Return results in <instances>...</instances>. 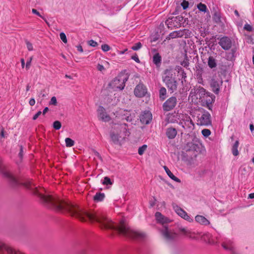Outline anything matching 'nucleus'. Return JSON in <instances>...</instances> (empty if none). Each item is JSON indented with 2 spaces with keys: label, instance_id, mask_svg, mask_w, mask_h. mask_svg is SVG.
Returning a JSON list of instances; mask_svg holds the SVG:
<instances>
[{
  "label": "nucleus",
  "instance_id": "obj_49",
  "mask_svg": "<svg viewBox=\"0 0 254 254\" xmlns=\"http://www.w3.org/2000/svg\"><path fill=\"white\" fill-rule=\"evenodd\" d=\"M29 104L30 106H33L35 104V100L34 98H31L29 100Z\"/></svg>",
  "mask_w": 254,
  "mask_h": 254
},
{
  "label": "nucleus",
  "instance_id": "obj_13",
  "mask_svg": "<svg viewBox=\"0 0 254 254\" xmlns=\"http://www.w3.org/2000/svg\"><path fill=\"white\" fill-rule=\"evenodd\" d=\"M147 93V89L142 84L136 86L134 90V94L136 97L141 98L144 97Z\"/></svg>",
  "mask_w": 254,
  "mask_h": 254
},
{
  "label": "nucleus",
  "instance_id": "obj_3",
  "mask_svg": "<svg viewBox=\"0 0 254 254\" xmlns=\"http://www.w3.org/2000/svg\"><path fill=\"white\" fill-rule=\"evenodd\" d=\"M3 174L4 177L8 179L9 181L13 186H16L19 184H22L26 188L31 189H33V187L35 186L31 180H27L24 182H22L13 176L10 172L7 171H4Z\"/></svg>",
  "mask_w": 254,
  "mask_h": 254
},
{
  "label": "nucleus",
  "instance_id": "obj_7",
  "mask_svg": "<svg viewBox=\"0 0 254 254\" xmlns=\"http://www.w3.org/2000/svg\"><path fill=\"white\" fill-rule=\"evenodd\" d=\"M223 81L220 78H218L216 75L213 76L210 81V85L212 91L216 94H218L220 91V87L222 86Z\"/></svg>",
  "mask_w": 254,
  "mask_h": 254
},
{
  "label": "nucleus",
  "instance_id": "obj_5",
  "mask_svg": "<svg viewBox=\"0 0 254 254\" xmlns=\"http://www.w3.org/2000/svg\"><path fill=\"white\" fill-rule=\"evenodd\" d=\"M0 254H25L18 249L0 240Z\"/></svg>",
  "mask_w": 254,
  "mask_h": 254
},
{
  "label": "nucleus",
  "instance_id": "obj_44",
  "mask_svg": "<svg viewBox=\"0 0 254 254\" xmlns=\"http://www.w3.org/2000/svg\"><path fill=\"white\" fill-rule=\"evenodd\" d=\"M180 231L184 233V234L187 236L189 235V234H190V232L188 230H187L186 228H180Z\"/></svg>",
  "mask_w": 254,
  "mask_h": 254
},
{
  "label": "nucleus",
  "instance_id": "obj_31",
  "mask_svg": "<svg viewBox=\"0 0 254 254\" xmlns=\"http://www.w3.org/2000/svg\"><path fill=\"white\" fill-rule=\"evenodd\" d=\"M147 148V145L146 144H144L141 147H139L138 150V153L140 155H142L145 152V151L146 150Z\"/></svg>",
  "mask_w": 254,
  "mask_h": 254
},
{
  "label": "nucleus",
  "instance_id": "obj_35",
  "mask_svg": "<svg viewBox=\"0 0 254 254\" xmlns=\"http://www.w3.org/2000/svg\"><path fill=\"white\" fill-rule=\"evenodd\" d=\"M202 135L205 137H208L211 134V131L208 129H203L201 131Z\"/></svg>",
  "mask_w": 254,
  "mask_h": 254
},
{
  "label": "nucleus",
  "instance_id": "obj_58",
  "mask_svg": "<svg viewBox=\"0 0 254 254\" xmlns=\"http://www.w3.org/2000/svg\"><path fill=\"white\" fill-rule=\"evenodd\" d=\"M95 154L100 159H101V157L99 153L97 152H95Z\"/></svg>",
  "mask_w": 254,
  "mask_h": 254
},
{
  "label": "nucleus",
  "instance_id": "obj_8",
  "mask_svg": "<svg viewBox=\"0 0 254 254\" xmlns=\"http://www.w3.org/2000/svg\"><path fill=\"white\" fill-rule=\"evenodd\" d=\"M161 234L164 239L168 242L175 240L178 237L177 233L169 230L166 227H164V229L161 231Z\"/></svg>",
  "mask_w": 254,
  "mask_h": 254
},
{
  "label": "nucleus",
  "instance_id": "obj_48",
  "mask_svg": "<svg viewBox=\"0 0 254 254\" xmlns=\"http://www.w3.org/2000/svg\"><path fill=\"white\" fill-rule=\"evenodd\" d=\"M42 114L41 111H38L33 117V120H36Z\"/></svg>",
  "mask_w": 254,
  "mask_h": 254
},
{
  "label": "nucleus",
  "instance_id": "obj_39",
  "mask_svg": "<svg viewBox=\"0 0 254 254\" xmlns=\"http://www.w3.org/2000/svg\"><path fill=\"white\" fill-rule=\"evenodd\" d=\"M189 2L186 0H184L181 3V5L184 9H186L189 7Z\"/></svg>",
  "mask_w": 254,
  "mask_h": 254
},
{
  "label": "nucleus",
  "instance_id": "obj_60",
  "mask_svg": "<svg viewBox=\"0 0 254 254\" xmlns=\"http://www.w3.org/2000/svg\"><path fill=\"white\" fill-rule=\"evenodd\" d=\"M0 135L1 136V137H4V132H3V131L2 130L0 133Z\"/></svg>",
  "mask_w": 254,
  "mask_h": 254
},
{
  "label": "nucleus",
  "instance_id": "obj_28",
  "mask_svg": "<svg viewBox=\"0 0 254 254\" xmlns=\"http://www.w3.org/2000/svg\"><path fill=\"white\" fill-rule=\"evenodd\" d=\"M65 145L67 147H70L74 145V141L70 138L67 137L65 139Z\"/></svg>",
  "mask_w": 254,
  "mask_h": 254
},
{
  "label": "nucleus",
  "instance_id": "obj_10",
  "mask_svg": "<svg viewBox=\"0 0 254 254\" xmlns=\"http://www.w3.org/2000/svg\"><path fill=\"white\" fill-rule=\"evenodd\" d=\"M177 99L176 97H171L168 98L163 104V109L165 111H170L173 110L176 106Z\"/></svg>",
  "mask_w": 254,
  "mask_h": 254
},
{
  "label": "nucleus",
  "instance_id": "obj_22",
  "mask_svg": "<svg viewBox=\"0 0 254 254\" xmlns=\"http://www.w3.org/2000/svg\"><path fill=\"white\" fill-rule=\"evenodd\" d=\"M212 236L210 234L206 233L201 236V239L205 242L209 244H214L215 242L211 240Z\"/></svg>",
  "mask_w": 254,
  "mask_h": 254
},
{
  "label": "nucleus",
  "instance_id": "obj_18",
  "mask_svg": "<svg viewBox=\"0 0 254 254\" xmlns=\"http://www.w3.org/2000/svg\"><path fill=\"white\" fill-rule=\"evenodd\" d=\"M204 95L206 98L205 102L207 105V107L209 109H210V107L212 104L214 103L215 101V97L213 94L207 92L206 93V94H205Z\"/></svg>",
  "mask_w": 254,
  "mask_h": 254
},
{
  "label": "nucleus",
  "instance_id": "obj_61",
  "mask_svg": "<svg viewBox=\"0 0 254 254\" xmlns=\"http://www.w3.org/2000/svg\"><path fill=\"white\" fill-rule=\"evenodd\" d=\"M234 13H235V14L236 15H237V16H239V12H238V11L237 10H236L235 11Z\"/></svg>",
  "mask_w": 254,
  "mask_h": 254
},
{
  "label": "nucleus",
  "instance_id": "obj_11",
  "mask_svg": "<svg viewBox=\"0 0 254 254\" xmlns=\"http://www.w3.org/2000/svg\"><path fill=\"white\" fill-rule=\"evenodd\" d=\"M218 44L224 50H229L232 47V40L227 36H224L219 39Z\"/></svg>",
  "mask_w": 254,
  "mask_h": 254
},
{
  "label": "nucleus",
  "instance_id": "obj_12",
  "mask_svg": "<svg viewBox=\"0 0 254 254\" xmlns=\"http://www.w3.org/2000/svg\"><path fill=\"white\" fill-rule=\"evenodd\" d=\"M173 207L175 211L180 217L184 218L186 220H187L189 222H191L193 221V219L188 214V213L182 208L179 207L177 205L173 204Z\"/></svg>",
  "mask_w": 254,
  "mask_h": 254
},
{
  "label": "nucleus",
  "instance_id": "obj_59",
  "mask_svg": "<svg viewBox=\"0 0 254 254\" xmlns=\"http://www.w3.org/2000/svg\"><path fill=\"white\" fill-rule=\"evenodd\" d=\"M30 88V85L28 84H27V85L26 86V91L27 92L29 90Z\"/></svg>",
  "mask_w": 254,
  "mask_h": 254
},
{
  "label": "nucleus",
  "instance_id": "obj_55",
  "mask_svg": "<svg viewBox=\"0 0 254 254\" xmlns=\"http://www.w3.org/2000/svg\"><path fill=\"white\" fill-rule=\"evenodd\" d=\"M127 49H125V50H123V51H120V52H119V54H120V55H123V54H125V52H127Z\"/></svg>",
  "mask_w": 254,
  "mask_h": 254
},
{
  "label": "nucleus",
  "instance_id": "obj_34",
  "mask_svg": "<svg viewBox=\"0 0 254 254\" xmlns=\"http://www.w3.org/2000/svg\"><path fill=\"white\" fill-rule=\"evenodd\" d=\"M142 47V44L140 42H138L134 44V46H133L131 47V49L133 51H137L139 49H140Z\"/></svg>",
  "mask_w": 254,
  "mask_h": 254
},
{
  "label": "nucleus",
  "instance_id": "obj_6",
  "mask_svg": "<svg viewBox=\"0 0 254 254\" xmlns=\"http://www.w3.org/2000/svg\"><path fill=\"white\" fill-rule=\"evenodd\" d=\"M179 124L185 129L190 130H192L194 127L192 121L188 115H183L182 116Z\"/></svg>",
  "mask_w": 254,
  "mask_h": 254
},
{
  "label": "nucleus",
  "instance_id": "obj_29",
  "mask_svg": "<svg viewBox=\"0 0 254 254\" xmlns=\"http://www.w3.org/2000/svg\"><path fill=\"white\" fill-rule=\"evenodd\" d=\"M166 94V89L164 87H161L159 90V96L160 99L164 100L165 96Z\"/></svg>",
  "mask_w": 254,
  "mask_h": 254
},
{
  "label": "nucleus",
  "instance_id": "obj_16",
  "mask_svg": "<svg viewBox=\"0 0 254 254\" xmlns=\"http://www.w3.org/2000/svg\"><path fill=\"white\" fill-rule=\"evenodd\" d=\"M140 122L144 124H148L152 120V114L149 111H145L141 115Z\"/></svg>",
  "mask_w": 254,
  "mask_h": 254
},
{
  "label": "nucleus",
  "instance_id": "obj_42",
  "mask_svg": "<svg viewBox=\"0 0 254 254\" xmlns=\"http://www.w3.org/2000/svg\"><path fill=\"white\" fill-rule=\"evenodd\" d=\"M32 57H30L28 60L26 62V68L27 70L29 69L30 66H31V62H32Z\"/></svg>",
  "mask_w": 254,
  "mask_h": 254
},
{
  "label": "nucleus",
  "instance_id": "obj_38",
  "mask_svg": "<svg viewBox=\"0 0 254 254\" xmlns=\"http://www.w3.org/2000/svg\"><path fill=\"white\" fill-rule=\"evenodd\" d=\"M25 43H26V46H27V48L28 49V50L29 51H32L33 50V45H32V44L31 43H30L28 40H25Z\"/></svg>",
  "mask_w": 254,
  "mask_h": 254
},
{
  "label": "nucleus",
  "instance_id": "obj_23",
  "mask_svg": "<svg viewBox=\"0 0 254 254\" xmlns=\"http://www.w3.org/2000/svg\"><path fill=\"white\" fill-rule=\"evenodd\" d=\"M239 145V142L238 140H236L234 144H233L232 148V152L233 155L236 156H238L239 154V151L238 150V148Z\"/></svg>",
  "mask_w": 254,
  "mask_h": 254
},
{
  "label": "nucleus",
  "instance_id": "obj_43",
  "mask_svg": "<svg viewBox=\"0 0 254 254\" xmlns=\"http://www.w3.org/2000/svg\"><path fill=\"white\" fill-rule=\"evenodd\" d=\"M88 43L90 46H91L93 47H96L98 45L97 43L93 40H91L89 41Z\"/></svg>",
  "mask_w": 254,
  "mask_h": 254
},
{
  "label": "nucleus",
  "instance_id": "obj_41",
  "mask_svg": "<svg viewBox=\"0 0 254 254\" xmlns=\"http://www.w3.org/2000/svg\"><path fill=\"white\" fill-rule=\"evenodd\" d=\"M244 29L249 32H251L253 30V27L251 25L246 24L244 25Z\"/></svg>",
  "mask_w": 254,
  "mask_h": 254
},
{
  "label": "nucleus",
  "instance_id": "obj_17",
  "mask_svg": "<svg viewBox=\"0 0 254 254\" xmlns=\"http://www.w3.org/2000/svg\"><path fill=\"white\" fill-rule=\"evenodd\" d=\"M155 216L157 222L162 224H164L170 222L169 219L167 217L163 215L159 212H156Z\"/></svg>",
  "mask_w": 254,
  "mask_h": 254
},
{
  "label": "nucleus",
  "instance_id": "obj_2",
  "mask_svg": "<svg viewBox=\"0 0 254 254\" xmlns=\"http://www.w3.org/2000/svg\"><path fill=\"white\" fill-rule=\"evenodd\" d=\"M129 134L127 124L123 123L120 125L115 124L110 135L111 139L114 144L121 146Z\"/></svg>",
  "mask_w": 254,
  "mask_h": 254
},
{
  "label": "nucleus",
  "instance_id": "obj_46",
  "mask_svg": "<svg viewBox=\"0 0 254 254\" xmlns=\"http://www.w3.org/2000/svg\"><path fill=\"white\" fill-rule=\"evenodd\" d=\"M57 103V99H56V97H52L51 101H50V104L56 105Z\"/></svg>",
  "mask_w": 254,
  "mask_h": 254
},
{
  "label": "nucleus",
  "instance_id": "obj_33",
  "mask_svg": "<svg viewBox=\"0 0 254 254\" xmlns=\"http://www.w3.org/2000/svg\"><path fill=\"white\" fill-rule=\"evenodd\" d=\"M61 127H62V124L60 121H56L54 122L53 127L55 129L59 130L61 128Z\"/></svg>",
  "mask_w": 254,
  "mask_h": 254
},
{
  "label": "nucleus",
  "instance_id": "obj_37",
  "mask_svg": "<svg viewBox=\"0 0 254 254\" xmlns=\"http://www.w3.org/2000/svg\"><path fill=\"white\" fill-rule=\"evenodd\" d=\"M60 37L61 40L64 43H66L67 42L66 35L64 33H63V32L61 33L60 34Z\"/></svg>",
  "mask_w": 254,
  "mask_h": 254
},
{
  "label": "nucleus",
  "instance_id": "obj_56",
  "mask_svg": "<svg viewBox=\"0 0 254 254\" xmlns=\"http://www.w3.org/2000/svg\"><path fill=\"white\" fill-rule=\"evenodd\" d=\"M250 129L252 132H253V130H254V126L253 124H251L250 125Z\"/></svg>",
  "mask_w": 254,
  "mask_h": 254
},
{
  "label": "nucleus",
  "instance_id": "obj_47",
  "mask_svg": "<svg viewBox=\"0 0 254 254\" xmlns=\"http://www.w3.org/2000/svg\"><path fill=\"white\" fill-rule=\"evenodd\" d=\"M32 12L33 14H35L40 16V17L44 18L40 14V13L36 9L33 8L32 9Z\"/></svg>",
  "mask_w": 254,
  "mask_h": 254
},
{
  "label": "nucleus",
  "instance_id": "obj_27",
  "mask_svg": "<svg viewBox=\"0 0 254 254\" xmlns=\"http://www.w3.org/2000/svg\"><path fill=\"white\" fill-rule=\"evenodd\" d=\"M161 57L158 53L155 54L153 57V62L156 64L158 65L160 64Z\"/></svg>",
  "mask_w": 254,
  "mask_h": 254
},
{
  "label": "nucleus",
  "instance_id": "obj_51",
  "mask_svg": "<svg viewBox=\"0 0 254 254\" xmlns=\"http://www.w3.org/2000/svg\"><path fill=\"white\" fill-rule=\"evenodd\" d=\"M76 48H77V50L80 53H83V50L82 49V47L81 45H78L77 46H76Z\"/></svg>",
  "mask_w": 254,
  "mask_h": 254
},
{
  "label": "nucleus",
  "instance_id": "obj_25",
  "mask_svg": "<svg viewBox=\"0 0 254 254\" xmlns=\"http://www.w3.org/2000/svg\"><path fill=\"white\" fill-rule=\"evenodd\" d=\"M208 65L211 68H214L217 65L215 59L212 56H210L208 58Z\"/></svg>",
  "mask_w": 254,
  "mask_h": 254
},
{
  "label": "nucleus",
  "instance_id": "obj_54",
  "mask_svg": "<svg viewBox=\"0 0 254 254\" xmlns=\"http://www.w3.org/2000/svg\"><path fill=\"white\" fill-rule=\"evenodd\" d=\"M21 66L22 68H24L25 65V61L23 59H21Z\"/></svg>",
  "mask_w": 254,
  "mask_h": 254
},
{
  "label": "nucleus",
  "instance_id": "obj_26",
  "mask_svg": "<svg viewBox=\"0 0 254 254\" xmlns=\"http://www.w3.org/2000/svg\"><path fill=\"white\" fill-rule=\"evenodd\" d=\"M105 194L104 193L98 192L96 193L94 196V200L96 202H99L103 200L105 198Z\"/></svg>",
  "mask_w": 254,
  "mask_h": 254
},
{
  "label": "nucleus",
  "instance_id": "obj_19",
  "mask_svg": "<svg viewBox=\"0 0 254 254\" xmlns=\"http://www.w3.org/2000/svg\"><path fill=\"white\" fill-rule=\"evenodd\" d=\"M177 131L176 128L169 127L166 129V134L169 139H174L177 135Z\"/></svg>",
  "mask_w": 254,
  "mask_h": 254
},
{
  "label": "nucleus",
  "instance_id": "obj_20",
  "mask_svg": "<svg viewBox=\"0 0 254 254\" xmlns=\"http://www.w3.org/2000/svg\"><path fill=\"white\" fill-rule=\"evenodd\" d=\"M195 221L201 225H207L209 224V221L204 216L196 215L195 217Z\"/></svg>",
  "mask_w": 254,
  "mask_h": 254
},
{
  "label": "nucleus",
  "instance_id": "obj_24",
  "mask_svg": "<svg viewBox=\"0 0 254 254\" xmlns=\"http://www.w3.org/2000/svg\"><path fill=\"white\" fill-rule=\"evenodd\" d=\"M183 35V33L181 31H173L170 33L169 37L170 38H176L178 37H181Z\"/></svg>",
  "mask_w": 254,
  "mask_h": 254
},
{
  "label": "nucleus",
  "instance_id": "obj_57",
  "mask_svg": "<svg viewBox=\"0 0 254 254\" xmlns=\"http://www.w3.org/2000/svg\"><path fill=\"white\" fill-rule=\"evenodd\" d=\"M249 197L250 198H254V193H250L249 195Z\"/></svg>",
  "mask_w": 254,
  "mask_h": 254
},
{
  "label": "nucleus",
  "instance_id": "obj_14",
  "mask_svg": "<svg viewBox=\"0 0 254 254\" xmlns=\"http://www.w3.org/2000/svg\"><path fill=\"white\" fill-rule=\"evenodd\" d=\"M127 80L125 78H123L121 76H119L115 78L111 84L114 87L123 90L125 86V82Z\"/></svg>",
  "mask_w": 254,
  "mask_h": 254
},
{
  "label": "nucleus",
  "instance_id": "obj_52",
  "mask_svg": "<svg viewBox=\"0 0 254 254\" xmlns=\"http://www.w3.org/2000/svg\"><path fill=\"white\" fill-rule=\"evenodd\" d=\"M20 152L19 153V155L20 158H22V152H23V147H22V145H21L20 146Z\"/></svg>",
  "mask_w": 254,
  "mask_h": 254
},
{
  "label": "nucleus",
  "instance_id": "obj_64",
  "mask_svg": "<svg viewBox=\"0 0 254 254\" xmlns=\"http://www.w3.org/2000/svg\"><path fill=\"white\" fill-rule=\"evenodd\" d=\"M253 64H254V55L253 56Z\"/></svg>",
  "mask_w": 254,
  "mask_h": 254
},
{
  "label": "nucleus",
  "instance_id": "obj_36",
  "mask_svg": "<svg viewBox=\"0 0 254 254\" xmlns=\"http://www.w3.org/2000/svg\"><path fill=\"white\" fill-rule=\"evenodd\" d=\"M103 184L105 185H112V183L109 177H105L104 179Z\"/></svg>",
  "mask_w": 254,
  "mask_h": 254
},
{
  "label": "nucleus",
  "instance_id": "obj_50",
  "mask_svg": "<svg viewBox=\"0 0 254 254\" xmlns=\"http://www.w3.org/2000/svg\"><path fill=\"white\" fill-rule=\"evenodd\" d=\"M97 69L99 71H102L103 69H104V67L103 66V65L98 64L97 65Z\"/></svg>",
  "mask_w": 254,
  "mask_h": 254
},
{
  "label": "nucleus",
  "instance_id": "obj_40",
  "mask_svg": "<svg viewBox=\"0 0 254 254\" xmlns=\"http://www.w3.org/2000/svg\"><path fill=\"white\" fill-rule=\"evenodd\" d=\"M101 49L104 52H108L110 50L111 48L108 45L104 44L102 45Z\"/></svg>",
  "mask_w": 254,
  "mask_h": 254
},
{
  "label": "nucleus",
  "instance_id": "obj_63",
  "mask_svg": "<svg viewBox=\"0 0 254 254\" xmlns=\"http://www.w3.org/2000/svg\"><path fill=\"white\" fill-rule=\"evenodd\" d=\"M252 161L253 162V163L254 164V157L252 158Z\"/></svg>",
  "mask_w": 254,
  "mask_h": 254
},
{
  "label": "nucleus",
  "instance_id": "obj_30",
  "mask_svg": "<svg viewBox=\"0 0 254 254\" xmlns=\"http://www.w3.org/2000/svg\"><path fill=\"white\" fill-rule=\"evenodd\" d=\"M197 8L201 11L205 12L207 9L205 4L199 3L197 5Z\"/></svg>",
  "mask_w": 254,
  "mask_h": 254
},
{
  "label": "nucleus",
  "instance_id": "obj_15",
  "mask_svg": "<svg viewBox=\"0 0 254 254\" xmlns=\"http://www.w3.org/2000/svg\"><path fill=\"white\" fill-rule=\"evenodd\" d=\"M99 118L104 122H108L110 120V117L105 112V109L102 106H100L98 109Z\"/></svg>",
  "mask_w": 254,
  "mask_h": 254
},
{
  "label": "nucleus",
  "instance_id": "obj_4",
  "mask_svg": "<svg viewBox=\"0 0 254 254\" xmlns=\"http://www.w3.org/2000/svg\"><path fill=\"white\" fill-rule=\"evenodd\" d=\"M165 76L163 77V81L167 87L172 92L177 90V82L175 78L173 77L172 70L167 69L164 71Z\"/></svg>",
  "mask_w": 254,
  "mask_h": 254
},
{
  "label": "nucleus",
  "instance_id": "obj_9",
  "mask_svg": "<svg viewBox=\"0 0 254 254\" xmlns=\"http://www.w3.org/2000/svg\"><path fill=\"white\" fill-rule=\"evenodd\" d=\"M211 116L207 112H204L203 113L198 117L197 124L199 126H207L211 124Z\"/></svg>",
  "mask_w": 254,
  "mask_h": 254
},
{
  "label": "nucleus",
  "instance_id": "obj_45",
  "mask_svg": "<svg viewBox=\"0 0 254 254\" xmlns=\"http://www.w3.org/2000/svg\"><path fill=\"white\" fill-rule=\"evenodd\" d=\"M131 58V59L135 61L136 63H140V60H139V59L138 57V56L136 54H135L134 55L132 56Z\"/></svg>",
  "mask_w": 254,
  "mask_h": 254
},
{
  "label": "nucleus",
  "instance_id": "obj_1",
  "mask_svg": "<svg viewBox=\"0 0 254 254\" xmlns=\"http://www.w3.org/2000/svg\"><path fill=\"white\" fill-rule=\"evenodd\" d=\"M43 191L44 189H42V192ZM42 201L49 208L57 211L68 213L81 221L89 220L91 222H97L102 228L114 230L120 235L135 239H143L145 237V234L143 232L132 230L124 220H121L118 226H115L111 220L105 214L83 211L68 201L60 199L56 195L42 193Z\"/></svg>",
  "mask_w": 254,
  "mask_h": 254
},
{
  "label": "nucleus",
  "instance_id": "obj_53",
  "mask_svg": "<svg viewBox=\"0 0 254 254\" xmlns=\"http://www.w3.org/2000/svg\"><path fill=\"white\" fill-rule=\"evenodd\" d=\"M49 111V108L48 107L45 108L43 112L42 113L43 115H45V114Z\"/></svg>",
  "mask_w": 254,
  "mask_h": 254
},
{
  "label": "nucleus",
  "instance_id": "obj_32",
  "mask_svg": "<svg viewBox=\"0 0 254 254\" xmlns=\"http://www.w3.org/2000/svg\"><path fill=\"white\" fill-rule=\"evenodd\" d=\"M222 246L225 250H229L232 251L233 249V246H232L231 243H223Z\"/></svg>",
  "mask_w": 254,
  "mask_h": 254
},
{
  "label": "nucleus",
  "instance_id": "obj_21",
  "mask_svg": "<svg viewBox=\"0 0 254 254\" xmlns=\"http://www.w3.org/2000/svg\"><path fill=\"white\" fill-rule=\"evenodd\" d=\"M164 169L165 170L166 173L168 175V176L172 179L173 180L175 181L176 182L180 183L181 182V180L176 177L175 176L173 175V174L171 172V171L168 169V168L166 166H164Z\"/></svg>",
  "mask_w": 254,
  "mask_h": 254
},
{
  "label": "nucleus",
  "instance_id": "obj_62",
  "mask_svg": "<svg viewBox=\"0 0 254 254\" xmlns=\"http://www.w3.org/2000/svg\"><path fill=\"white\" fill-rule=\"evenodd\" d=\"M200 90L202 92H205V90L203 88H201Z\"/></svg>",
  "mask_w": 254,
  "mask_h": 254
}]
</instances>
